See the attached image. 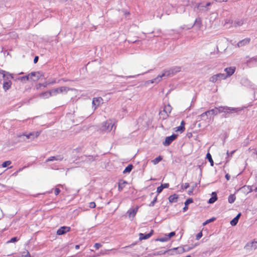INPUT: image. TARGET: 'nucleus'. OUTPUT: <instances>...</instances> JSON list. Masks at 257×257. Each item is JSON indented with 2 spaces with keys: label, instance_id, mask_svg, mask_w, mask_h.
<instances>
[{
  "label": "nucleus",
  "instance_id": "1",
  "mask_svg": "<svg viewBox=\"0 0 257 257\" xmlns=\"http://www.w3.org/2000/svg\"><path fill=\"white\" fill-rule=\"evenodd\" d=\"M180 71L181 67L178 66L171 68L168 70H164L161 74L158 75L154 78V81H156V83H158L163 79H166L168 77L172 76Z\"/></svg>",
  "mask_w": 257,
  "mask_h": 257
},
{
  "label": "nucleus",
  "instance_id": "2",
  "mask_svg": "<svg viewBox=\"0 0 257 257\" xmlns=\"http://www.w3.org/2000/svg\"><path fill=\"white\" fill-rule=\"evenodd\" d=\"M216 109L217 113L224 112L226 113H232L237 112L238 111H240L241 109L239 108L235 107H229L227 106H219L215 107Z\"/></svg>",
  "mask_w": 257,
  "mask_h": 257
},
{
  "label": "nucleus",
  "instance_id": "3",
  "mask_svg": "<svg viewBox=\"0 0 257 257\" xmlns=\"http://www.w3.org/2000/svg\"><path fill=\"white\" fill-rule=\"evenodd\" d=\"M114 123L111 120H108L102 123L101 130L102 131L110 132L113 127Z\"/></svg>",
  "mask_w": 257,
  "mask_h": 257
},
{
  "label": "nucleus",
  "instance_id": "4",
  "mask_svg": "<svg viewBox=\"0 0 257 257\" xmlns=\"http://www.w3.org/2000/svg\"><path fill=\"white\" fill-rule=\"evenodd\" d=\"M226 78V76L225 74L218 73L211 76L209 79V81L211 82L215 83L218 80H224Z\"/></svg>",
  "mask_w": 257,
  "mask_h": 257
},
{
  "label": "nucleus",
  "instance_id": "5",
  "mask_svg": "<svg viewBox=\"0 0 257 257\" xmlns=\"http://www.w3.org/2000/svg\"><path fill=\"white\" fill-rule=\"evenodd\" d=\"M257 248V240L248 242L244 246V249L248 251L255 250Z\"/></svg>",
  "mask_w": 257,
  "mask_h": 257
},
{
  "label": "nucleus",
  "instance_id": "6",
  "mask_svg": "<svg viewBox=\"0 0 257 257\" xmlns=\"http://www.w3.org/2000/svg\"><path fill=\"white\" fill-rule=\"evenodd\" d=\"M69 90V88L67 87L62 86L59 88H55L52 89V91L53 95H56L58 93H66Z\"/></svg>",
  "mask_w": 257,
  "mask_h": 257
},
{
  "label": "nucleus",
  "instance_id": "7",
  "mask_svg": "<svg viewBox=\"0 0 257 257\" xmlns=\"http://www.w3.org/2000/svg\"><path fill=\"white\" fill-rule=\"evenodd\" d=\"M10 79L12 78L11 77L4 78V83L3 85V87L5 91H7L11 87L12 83Z\"/></svg>",
  "mask_w": 257,
  "mask_h": 257
},
{
  "label": "nucleus",
  "instance_id": "8",
  "mask_svg": "<svg viewBox=\"0 0 257 257\" xmlns=\"http://www.w3.org/2000/svg\"><path fill=\"white\" fill-rule=\"evenodd\" d=\"M30 80L33 81H37L41 78L43 75L39 71L31 72L29 74Z\"/></svg>",
  "mask_w": 257,
  "mask_h": 257
},
{
  "label": "nucleus",
  "instance_id": "9",
  "mask_svg": "<svg viewBox=\"0 0 257 257\" xmlns=\"http://www.w3.org/2000/svg\"><path fill=\"white\" fill-rule=\"evenodd\" d=\"M177 138V135L173 134L171 136L167 137L165 139V141L163 143V144L165 146H168L170 145L171 143L174 141Z\"/></svg>",
  "mask_w": 257,
  "mask_h": 257
},
{
  "label": "nucleus",
  "instance_id": "10",
  "mask_svg": "<svg viewBox=\"0 0 257 257\" xmlns=\"http://www.w3.org/2000/svg\"><path fill=\"white\" fill-rule=\"evenodd\" d=\"M103 103V99L101 97H94L92 100V106L94 107V109L101 103Z\"/></svg>",
  "mask_w": 257,
  "mask_h": 257
},
{
  "label": "nucleus",
  "instance_id": "11",
  "mask_svg": "<svg viewBox=\"0 0 257 257\" xmlns=\"http://www.w3.org/2000/svg\"><path fill=\"white\" fill-rule=\"evenodd\" d=\"M70 230V227L68 226H62L57 231V234L58 235H62L64 234Z\"/></svg>",
  "mask_w": 257,
  "mask_h": 257
},
{
  "label": "nucleus",
  "instance_id": "12",
  "mask_svg": "<svg viewBox=\"0 0 257 257\" xmlns=\"http://www.w3.org/2000/svg\"><path fill=\"white\" fill-rule=\"evenodd\" d=\"M250 41V38H245L244 39H243V40L239 41L236 45V47H237L238 48L243 47V46L249 44Z\"/></svg>",
  "mask_w": 257,
  "mask_h": 257
},
{
  "label": "nucleus",
  "instance_id": "13",
  "mask_svg": "<svg viewBox=\"0 0 257 257\" xmlns=\"http://www.w3.org/2000/svg\"><path fill=\"white\" fill-rule=\"evenodd\" d=\"M235 67H230L226 68L224 69V71L226 72L225 76L226 78L231 76L235 72Z\"/></svg>",
  "mask_w": 257,
  "mask_h": 257
},
{
  "label": "nucleus",
  "instance_id": "14",
  "mask_svg": "<svg viewBox=\"0 0 257 257\" xmlns=\"http://www.w3.org/2000/svg\"><path fill=\"white\" fill-rule=\"evenodd\" d=\"M153 230H151V232L149 233H147V234H144V233H140L139 234V239L140 240H142L143 239H147L149 238H150L152 235L153 234Z\"/></svg>",
  "mask_w": 257,
  "mask_h": 257
},
{
  "label": "nucleus",
  "instance_id": "15",
  "mask_svg": "<svg viewBox=\"0 0 257 257\" xmlns=\"http://www.w3.org/2000/svg\"><path fill=\"white\" fill-rule=\"evenodd\" d=\"M138 210V207L135 208H131L127 211V214H128L130 217H134Z\"/></svg>",
  "mask_w": 257,
  "mask_h": 257
},
{
  "label": "nucleus",
  "instance_id": "16",
  "mask_svg": "<svg viewBox=\"0 0 257 257\" xmlns=\"http://www.w3.org/2000/svg\"><path fill=\"white\" fill-rule=\"evenodd\" d=\"M194 27L197 29L200 30L202 26V20L200 18H197L196 19L194 23Z\"/></svg>",
  "mask_w": 257,
  "mask_h": 257
},
{
  "label": "nucleus",
  "instance_id": "17",
  "mask_svg": "<svg viewBox=\"0 0 257 257\" xmlns=\"http://www.w3.org/2000/svg\"><path fill=\"white\" fill-rule=\"evenodd\" d=\"M53 95L52 90L49 91L42 92L39 94V96L42 98H47Z\"/></svg>",
  "mask_w": 257,
  "mask_h": 257
},
{
  "label": "nucleus",
  "instance_id": "18",
  "mask_svg": "<svg viewBox=\"0 0 257 257\" xmlns=\"http://www.w3.org/2000/svg\"><path fill=\"white\" fill-rule=\"evenodd\" d=\"M63 159V157L61 155H58L56 156H53L49 158L47 160L46 162H50L52 161H61Z\"/></svg>",
  "mask_w": 257,
  "mask_h": 257
},
{
  "label": "nucleus",
  "instance_id": "19",
  "mask_svg": "<svg viewBox=\"0 0 257 257\" xmlns=\"http://www.w3.org/2000/svg\"><path fill=\"white\" fill-rule=\"evenodd\" d=\"M241 216V213H239L230 222L232 226H235L237 224L238 220Z\"/></svg>",
  "mask_w": 257,
  "mask_h": 257
},
{
  "label": "nucleus",
  "instance_id": "20",
  "mask_svg": "<svg viewBox=\"0 0 257 257\" xmlns=\"http://www.w3.org/2000/svg\"><path fill=\"white\" fill-rule=\"evenodd\" d=\"M0 74H2L3 75V78L6 77H11L12 78H13V77L11 74H10L8 72H7L2 69H0Z\"/></svg>",
  "mask_w": 257,
  "mask_h": 257
},
{
  "label": "nucleus",
  "instance_id": "21",
  "mask_svg": "<svg viewBox=\"0 0 257 257\" xmlns=\"http://www.w3.org/2000/svg\"><path fill=\"white\" fill-rule=\"evenodd\" d=\"M39 132H33V133H31L30 134H29L28 135H24V136H26L27 139H31V136H33V139H35V138H37L39 135Z\"/></svg>",
  "mask_w": 257,
  "mask_h": 257
},
{
  "label": "nucleus",
  "instance_id": "22",
  "mask_svg": "<svg viewBox=\"0 0 257 257\" xmlns=\"http://www.w3.org/2000/svg\"><path fill=\"white\" fill-rule=\"evenodd\" d=\"M178 196L177 194H174L173 195L170 196V197H169V201L170 203L177 202L178 201Z\"/></svg>",
  "mask_w": 257,
  "mask_h": 257
},
{
  "label": "nucleus",
  "instance_id": "23",
  "mask_svg": "<svg viewBox=\"0 0 257 257\" xmlns=\"http://www.w3.org/2000/svg\"><path fill=\"white\" fill-rule=\"evenodd\" d=\"M217 199V194L215 192H212V197L209 199L208 203L212 204L215 202Z\"/></svg>",
  "mask_w": 257,
  "mask_h": 257
},
{
  "label": "nucleus",
  "instance_id": "24",
  "mask_svg": "<svg viewBox=\"0 0 257 257\" xmlns=\"http://www.w3.org/2000/svg\"><path fill=\"white\" fill-rule=\"evenodd\" d=\"M210 3H207L206 4L203 5L202 4H200L198 5V7L200 10H205L207 11V7L210 5Z\"/></svg>",
  "mask_w": 257,
  "mask_h": 257
},
{
  "label": "nucleus",
  "instance_id": "25",
  "mask_svg": "<svg viewBox=\"0 0 257 257\" xmlns=\"http://www.w3.org/2000/svg\"><path fill=\"white\" fill-rule=\"evenodd\" d=\"M208 116L207 114L206 111L202 113L201 114L197 116V119L199 120L201 119H204L205 120L206 119L208 118Z\"/></svg>",
  "mask_w": 257,
  "mask_h": 257
},
{
  "label": "nucleus",
  "instance_id": "26",
  "mask_svg": "<svg viewBox=\"0 0 257 257\" xmlns=\"http://www.w3.org/2000/svg\"><path fill=\"white\" fill-rule=\"evenodd\" d=\"M185 121L184 120H182L181 122L180 125L179 126H178L177 127L176 131H180L181 132H183L185 130Z\"/></svg>",
  "mask_w": 257,
  "mask_h": 257
},
{
  "label": "nucleus",
  "instance_id": "27",
  "mask_svg": "<svg viewBox=\"0 0 257 257\" xmlns=\"http://www.w3.org/2000/svg\"><path fill=\"white\" fill-rule=\"evenodd\" d=\"M215 107L214 108H213L212 109H210L209 110L206 111L207 114L208 115V116L210 115H217V111Z\"/></svg>",
  "mask_w": 257,
  "mask_h": 257
},
{
  "label": "nucleus",
  "instance_id": "28",
  "mask_svg": "<svg viewBox=\"0 0 257 257\" xmlns=\"http://www.w3.org/2000/svg\"><path fill=\"white\" fill-rule=\"evenodd\" d=\"M192 202H193V199L192 198H189L186 200V201L185 202V206L183 209L184 211H185L188 209V204H190Z\"/></svg>",
  "mask_w": 257,
  "mask_h": 257
},
{
  "label": "nucleus",
  "instance_id": "29",
  "mask_svg": "<svg viewBox=\"0 0 257 257\" xmlns=\"http://www.w3.org/2000/svg\"><path fill=\"white\" fill-rule=\"evenodd\" d=\"M126 182L124 181H121L118 183V189L119 191L122 190L123 188L125 187Z\"/></svg>",
  "mask_w": 257,
  "mask_h": 257
},
{
  "label": "nucleus",
  "instance_id": "30",
  "mask_svg": "<svg viewBox=\"0 0 257 257\" xmlns=\"http://www.w3.org/2000/svg\"><path fill=\"white\" fill-rule=\"evenodd\" d=\"M172 250H177V253H182L183 252H185V250L184 249V247H175L174 248L172 249H170L169 251H172Z\"/></svg>",
  "mask_w": 257,
  "mask_h": 257
},
{
  "label": "nucleus",
  "instance_id": "31",
  "mask_svg": "<svg viewBox=\"0 0 257 257\" xmlns=\"http://www.w3.org/2000/svg\"><path fill=\"white\" fill-rule=\"evenodd\" d=\"M133 168V166L131 164L128 165L123 170V173L126 174V173H129L131 172V171L132 170Z\"/></svg>",
  "mask_w": 257,
  "mask_h": 257
},
{
  "label": "nucleus",
  "instance_id": "32",
  "mask_svg": "<svg viewBox=\"0 0 257 257\" xmlns=\"http://www.w3.org/2000/svg\"><path fill=\"white\" fill-rule=\"evenodd\" d=\"M235 151H236L235 150H233V151H231V152H229L228 151H227L226 154H227V157L226 158V163H228L230 159H229V158L231 157Z\"/></svg>",
  "mask_w": 257,
  "mask_h": 257
},
{
  "label": "nucleus",
  "instance_id": "33",
  "mask_svg": "<svg viewBox=\"0 0 257 257\" xmlns=\"http://www.w3.org/2000/svg\"><path fill=\"white\" fill-rule=\"evenodd\" d=\"M244 23V21L242 19L237 20L234 22V25L235 27H239L242 26Z\"/></svg>",
  "mask_w": 257,
  "mask_h": 257
},
{
  "label": "nucleus",
  "instance_id": "34",
  "mask_svg": "<svg viewBox=\"0 0 257 257\" xmlns=\"http://www.w3.org/2000/svg\"><path fill=\"white\" fill-rule=\"evenodd\" d=\"M84 157L85 158L84 161L87 162H90L91 161H94L95 158V157L91 155L88 156H85Z\"/></svg>",
  "mask_w": 257,
  "mask_h": 257
},
{
  "label": "nucleus",
  "instance_id": "35",
  "mask_svg": "<svg viewBox=\"0 0 257 257\" xmlns=\"http://www.w3.org/2000/svg\"><path fill=\"white\" fill-rule=\"evenodd\" d=\"M172 107L170 105L168 104L165 105L164 108V111H165L166 113H170L171 111Z\"/></svg>",
  "mask_w": 257,
  "mask_h": 257
},
{
  "label": "nucleus",
  "instance_id": "36",
  "mask_svg": "<svg viewBox=\"0 0 257 257\" xmlns=\"http://www.w3.org/2000/svg\"><path fill=\"white\" fill-rule=\"evenodd\" d=\"M235 196L234 194H231L229 196L228 201L229 203H232L235 200Z\"/></svg>",
  "mask_w": 257,
  "mask_h": 257
},
{
  "label": "nucleus",
  "instance_id": "37",
  "mask_svg": "<svg viewBox=\"0 0 257 257\" xmlns=\"http://www.w3.org/2000/svg\"><path fill=\"white\" fill-rule=\"evenodd\" d=\"M206 159H208L209 162L210 163L211 166H213V164H214V163H213V160L212 159L211 155H210V153H208L207 154V155H206Z\"/></svg>",
  "mask_w": 257,
  "mask_h": 257
},
{
  "label": "nucleus",
  "instance_id": "38",
  "mask_svg": "<svg viewBox=\"0 0 257 257\" xmlns=\"http://www.w3.org/2000/svg\"><path fill=\"white\" fill-rule=\"evenodd\" d=\"M162 160V158L161 156H159L152 160V162L154 165H156L158 164L159 162H160Z\"/></svg>",
  "mask_w": 257,
  "mask_h": 257
},
{
  "label": "nucleus",
  "instance_id": "39",
  "mask_svg": "<svg viewBox=\"0 0 257 257\" xmlns=\"http://www.w3.org/2000/svg\"><path fill=\"white\" fill-rule=\"evenodd\" d=\"M215 219H216V218L215 217H212L211 218L208 219L206 221H205L204 222H203V225L205 226V225H207L208 223L214 221Z\"/></svg>",
  "mask_w": 257,
  "mask_h": 257
},
{
  "label": "nucleus",
  "instance_id": "40",
  "mask_svg": "<svg viewBox=\"0 0 257 257\" xmlns=\"http://www.w3.org/2000/svg\"><path fill=\"white\" fill-rule=\"evenodd\" d=\"M157 240L160 241H161V242H165V241H167L169 240V239L168 238V237H167V235H166L163 237H160V238H158L157 239Z\"/></svg>",
  "mask_w": 257,
  "mask_h": 257
},
{
  "label": "nucleus",
  "instance_id": "41",
  "mask_svg": "<svg viewBox=\"0 0 257 257\" xmlns=\"http://www.w3.org/2000/svg\"><path fill=\"white\" fill-rule=\"evenodd\" d=\"M20 79L22 81H28L30 79V75L28 74V75H26V76H23V77H21Z\"/></svg>",
  "mask_w": 257,
  "mask_h": 257
},
{
  "label": "nucleus",
  "instance_id": "42",
  "mask_svg": "<svg viewBox=\"0 0 257 257\" xmlns=\"http://www.w3.org/2000/svg\"><path fill=\"white\" fill-rule=\"evenodd\" d=\"M11 164V161H5L2 164V166L3 168H5V167H7L8 166L10 165Z\"/></svg>",
  "mask_w": 257,
  "mask_h": 257
},
{
  "label": "nucleus",
  "instance_id": "43",
  "mask_svg": "<svg viewBox=\"0 0 257 257\" xmlns=\"http://www.w3.org/2000/svg\"><path fill=\"white\" fill-rule=\"evenodd\" d=\"M184 249L185 250V252H186V251H189V250H191L192 249H193L194 248V246H188L187 245H184Z\"/></svg>",
  "mask_w": 257,
  "mask_h": 257
},
{
  "label": "nucleus",
  "instance_id": "44",
  "mask_svg": "<svg viewBox=\"0 0 257 257\" xmlns=\"http://www.w3.org/2000/svg\"><path fill=\"white\" fill-rule=\"evenodd\" d=\"M157 196H156L154 199H153V200L150 203V204H149V206H153L155 203L157 202Z\"/></svg>",
  "mask_w": 257,
  "mask_h": 257
},
{
  "label": "nucleus",
  "instance_id": "45",
  "mask_svg": "<svg viewBox=\"0 0 257 257\" xmlns=\"http://www.w3.org/2000/svg\"><path fill=\"white\" fill-rule=\"evenodd\" d=\"M22 257H31L30 253L28 251L24 252Z\"/></svg>",
  "mask_w": 257,
  "mask_h": 257
},
{
  "label": "nucleus",
  "instance_id": "46",
  "mask_svg": "<svg viewBox=\"0 0 257 257\" xmlns=\"http://www.w3.org/2000/svg\"><path fill=\"white\" fill-rule=\"evenodd\" d=\"M253 61H257V56H254L251 58H250L248 61L247 62H252Z\"/></svg>",
  "mask_w": 257,
  "mask_h": 257
},
{
  "label": "nucleus",
  "instance_id": "47",
  "mask_svg": "<svg viewBox=\"0 0 257 257\" xmlns=\"http://www.w3.org/2000/svg\"><path fill=\"white\" fill-rule=\"evenodd\" d=\"M175 235V232L173 231V232H171L170 233H169L168 235H167V236L168 237V238L169 240L170 239V238L174 236Z\"/></svg>",
  "mask_w": 257,
  "mask_h": 257
},
{
  "label": "nucleus",
  "instance_id": "48",
  "mask_svg": "<svg viewBox=\"0 0 257 257\" xmlns=\"http://www.w3.org/2000/svg\"><path fill=\"white\" fill-rule=\"evenodd\" d=\"M96 206L95 203L94 202H91L89 203V207L91 208H94Z\"/></svg>",
  "mask_w": 257,
  "mask_h": 257
},
{
  "label": "nucleus",
  "instance_id": "49",
  "mask_svg": "<svg viewBox=\"0 0 257 257\" xmlns=\"http://www.w3.org/2000/svg\"><path fill=\"white\" fill-rule=\"evenodd\" d=\"M163 187V186L161 185L160 186H159L157 188V192L158 194L160 193L162 191V190L163 189V187Z\"/></svg>",
  "mask_w": 257,
  "mask_h": 257
},
{
  "label": "nucleus",
  "instance_id": "50",
  "mask_svg": "<svg viewBox=\"0 0 257 257\" xmlns=\"http://www.w3.org/2000/svg\"><path fill=\"white\" fill-rule=\"evenodd\" d=\"M202 236V232H200L196 235V239L199 240Z\"/></svg>",
  "mask_w": 257,
  "mask_h": 257
},
{
  "label": "nucleus",
  "instance_id": "51",
  "mask_svg": "<svg viewBox=\"0 0 257 257\" xmlns=\"http://www.w3.org/2000/svg\"><path fill=\"white\" fill-rule=\"evenodd\" d=\"M189 187V184L188 183H186L182 185V188L184 189H186Z\"/></svg>",
  "mask_w": 257,
  "mask_h": 257
},
{
  "label": "nucleus",
  "instance_id": "52",
  "mask_svg": "<svg viewBox=\"0 0 257 257\" xmlns=\"http://www.w3.org/2000/svg\"><path fill=\"white\" fill-rule=\"evenodd\" d=\"M167 251V250H165V251L161 250V251H157V252H156V253L155 254H157V255L164 254H165Z\"/></svg>",
  "mask_w": 257,
  "mask_h": 257
},
{
  "label": "nucleus",
  "instance_id": "53",
  "mask_svg": "<svg viewBox=\"0 0 257 257\" xmlns=\"http://www.w3.org/2000/svg\"><path fill=\"white\" fill-rule=\"evenodd\" d=\"M60 192V190L59 188H56L55 189L54 193L56 195H58Z\"/></svg>",
  "mask_w": 257,
  "mask_h": 257
},
{
  "label": "nucleus",
  "instance_id": "54",
  "mask_svg": "<svg viewBox=\"0 0 257 257\" xmlns=\"http://www.w3.org/2000/svg\"><path fill=\"white\" fill-rule=\"evenodd\" d=\"M94 246L96 249H98L101 246V245L99 243H95Z\"/></svg>",
  "mask_w": 257,
  "mask_h": 257
},
{
  "label": "nucleus",
  "instance_id": "55",
  "mask_svg": "<svg viewBox=\"0 0 257 257\" xmlns=\"http://www.w3.org/2000/svg\"><path fill=\"white\" fill-rule=\"evenodd\" d=\"M17 240H18L17 237H14L10 239V240L8 242H14L17 241Z\"/></svg>",
  "mask_w": 257,
  "mask_h": 257
},
{
  "label": "nucleus",
  "instance_id": "56",
  "mask_svg": "<svg viewBox=\"0 0 257 257\" xmlns=\"http://www.w3.org/2000/svg\"><path fill=\"white\" fill-rule=\"evenodd\" d=\"M161 186H163L162 187L164 188H167L169 186V184L168 183H165L164 184H162Z\"/></svg>",
  "mask_w": 257,
  "mask_h": 257
},
{
  "label": "nucleus",
  "instance_id": "57",
  "mask_svg": "<svg viewBox=\"0 0 257 257\" xmlns=\"http://www.w3.org/2000/svg\"><path fill=\"white\" fill-rule=\"evenodd\" d=\"M38 59H39L38 56H35L34 58V63L35 64L37 63L38 61Z\"/></svg>",
  "mask_w": 257,
  "mask_h": 257
},
{
  "label": "nucleus",
  "instance_id": "58",
  "mask_svg": "<svg viewBox=\"0 0 257 257\" xmlns=\"http://www.w3.org/2000/svg\"><path fill=\"white\" fill-rule=\"evenodd\" d=\"M48 84H49V82L48 83V82H45V83H44V84H39L40 85H42V86H44V87H47V86Z\"/></svg>",
  "mask_w": 257,
  "mask_h": 257
},
{
  "label": "nucleus",
  "instance_id": "59",
  "mask_svg": "<svg viewBox=\"0 0 257 257\" xmlns=\"http://www.w3.org/2000/svg\"><path fill=\"white\" fill-rule=\"evenodd\" d=\"M225 178L227 180H229L230 179V175L228 174H227L225 175Z\"/></svg>",
  "mask_w": 257,
  "mask_h": 257
},
{
  "label": "nucleus",
  "instance_id": "60",
  "mask_svg": "<svg viewBox=\"0 0 257 257\" xmlns=\"http://www.w3.org/2000/svg\"><path fill=\"white\" fill-rule=\"evenodd\" d=\"M193 188H192L191 190H190L188 191V194L189 195H191L193 193Z\"/></svg>",
  "mask_w": 257,
  "mask_h": 257
},
{
  "label": "nucleus",
  "instance_id": "61",
  "mask_svg": "<svg viewBox=\"0 0 257 257\" xmlns=\"http://www.w3.org/2000/svg\"><path fill=\"white\" fill-rule=\"evenodd\" d=\"M215 1L217 2H227V0H215Z\"/></svg>",
  "mask_w": 257,
  "mask_h": 257
},
{
  "label": "nucleus",
  "instance_id": "62",
  "mask_svg": "<svg viewBox=\"0 0 257 257\" xmlns=\"http://www.w3.org/2000/svg\"><path fill=\"white\" fill-rule=\"evenodd\" d=\"M197 183H195L194 185L192 186V188H193V189L196 187L197 186Z\"/></svg>",
  "mask_w": 257,
  "mask_h": 257
},
{
  "label": "nucleus",
  "instance_id": "63",
  "mask_svg": "<svg viewBox=\"0 0 257 257\" xmlns=\"http://www.w3.org/2000/svg\"><path fill=\"white\" fill-rule=\"evenodd\" d=\"M80 247V246L79 245H76L75 246V248L76 249H78Z\"/></svg>",
  "mask_w": 257,
  "mask_h": 257
},
{
  "label": "nucleus",
  "instance_id": "64",
  "mask_svg": "<svg viewBox=\"0 0 257 257\" xmlns=\"http://www.w3.org/2000/svg\"><path fill=\"white\" fill-rule=\"evenodd\" d=\"M150 83H156V81H154V79L150 80Z\"/></svg>",
  "mask_w": 257,
  "mask_h": 257
}]
</instances>
